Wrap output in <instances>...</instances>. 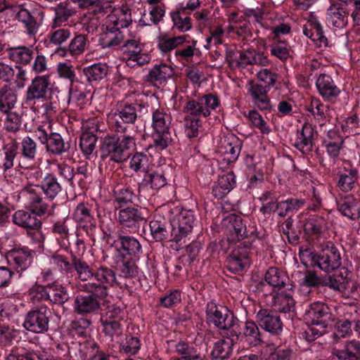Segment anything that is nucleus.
Segmentation results:
<instances>
[{
	"instance_id": "47",
	"label": "nucleus",
	"mask_w": 360,
	"mask_h": 360,
	"mask_svg": "<svg viewBox=\"0 0 360 360\" xmlns=\"http://www.w3.org/2000/svg\"><path fill=\"white\" fill-rule=\"evenodd\" d=\"M20 153L27 160H34L37 153V144L30 136L24 137L20 143Z\"/></svg>"
},
{
	"instance_id": "53",
	"label": "nucleus",
	"mask_w": 360,
	"mask_h": 360,
	"mask_svg": "<svg viewBox=\"0 0 360 360\" xmlns=\"http://www.w3.org/2000/svg\"><path fill=\"white\" fill-rule=\"evenodd\" d=\"M150 160L143 153H136L130 160L129 167L134 172H142L146 174L149 171Z\"/></svg>"
},
{
	"instance_id": "42",
	"label": "nucleus",
	"mask_w": 360,
	"mask_h": 360,
	"mask_svg": "<svg viewBox=\"0 0 360 360\" xmlns=\"http://www.w3.org/2000/svg\"><path fill=\"white\" fill-rule=\"evenodd\" d=\"M97 142L96 136L89 131H84L80 137L79 146L84 155L89 158L94 154Z\"/></svg>"
},
{
	"instance_id": "55",
	"label": "nucleus",
	"mask_w": 360,
	"mask_h": 360,
	"mask_svg": "<svg viewBox=\"0 0 360 360\" xmlns=\"http://www.w3.org/2000/svg\"><path fill=\"white\" fill-rule=\"evenodd\" d=\"M308 110L318 120H323L328 115V107L321 102L319 98H312L308 107Z\"/></svg>"
},
{
	"instance_id": "57",
	"label": "nucleus",
	"mask_w": 360,
	"mask_h": 360,
	"mask_svg": "<svg viewBox=\"0 0 360 360\" xmlns=\"http://www.w3.org/2000/svg\"><path fill=\"white\" fill-rule=\"evenodd\" d=\"M183 112L185 115L193 117H206L201 103L198 98L190 100L186 103L183 108Z\"/></svg>"
},
{
	"instance_id": "3",
	"label": "nucleus",
	"mask_w": 360,
	"mask_h": 360,
	"mask_svg": "<svg viewBox=\"0 0 360 360\" xmlns=\"http://www.w3.org/2000/svg\"><path fill=\"white\" fill-rule=\"evenodd\" d=\"M117 284L115 272L105 266H100L94 270L93 281L84 284L86 291L94 294L98 298L108 295V289Z\"/></svg>"
},
{
	"instance_id": "64",
	"label": "nucleus",
	"mask_w": 360,
	"mask_h": 360,
	"mask_svg": "<svg viewBox=\"0 0 360 360\" xmlns=\"http://www.w3.org/2000/svg\"><path fill=\"white\" fill-rule=\"evenodd\" d=\"M202 122L199 117H193L185 115L184 126L186 136L189 138L196 137L198 135L199 129Z\"/></svg>"
},
{
	"instance_id": "6",
	"label": "nucleus",
	"mask_w": 360,
	"mask_h": 360,
	"mask_svg": "<svg viewBox=\"0 0 360 360\" xmlns=\"http://www.w3.org/2000/svg\"><path fill=\"white\" fill-rule=\"evenodd\" d=\"M240 140L233 134H227L221 136L218 141L217 153L227 162H235L240 153Z\"/></svg>"
},
{
	"instance_id": "40",
	"label": "nucleus",
	"mask_w": 360,
	"mask_h": 360,
	"mask_svg": "<svg viewBox=\"0 0 360 360\" xmlns=\"http://www.w3.org/2000/svg\"><path fill=\"white\" fill-rule=\"evenodd\" d=\"M41 190L49 199H53L60 191L61 186L57 179L52 174H47L41 181Z\"/></svg>"
},
{
	"instance_id": "17",
	"label": "nucleus",
	"mask_w": 360,
	"mask_h": 360,
	"mask_svg": "<svg viewBox=\"0 0 360 360\" xmlns=\"http://www.w3.org/2000/svg\"><path fill=\"white\" fill-rule=\"evenodd\" d=\"M257 321L262 328L272 334L277 335L282 331L279 316L269 309H261L257 314Z\"/></svg>"
},
{
	"instance_id": "12",
	"label": "nucleus",
	"mask_w": 360,
	"mask_h": 360,
	"mask_svg": "<svg viewBox=\"0 0 360 360\" xmlns=\"http://www.w3.org/2000/svg\"><path fill=\"white\" fill-rule=\"evenodd\" d=\"M33 252L27 248H14L6 254V259L18 273L26 270L32 264Z\"/></svg>"
},
{
	"instance_id": "15",
	"label": "nucleus",
	"mask_w": 360,
	"mask_h": 360,
	"mask_svg": "<svg viewBox=\"0 0 360 360\" xmlns=\"http://www.w3.org/2000/svg\"><path fill=\"white\" fill-rule=\"evenodd\" d=\"M39 187H29L22 192L30 207L38 216L50 214L49 205L43 201Z\"/></svg>"
},
{
	"instance_id": "8",
	"label": "nucleus",
	"mask_w": 360,
	"mask_h": 360,
	"mask_svg": "<svg viewBox=\"0 0 360 360\" xmlns=\"http://www.w3.org/2000/svg\"><path fill=\"white\" fill-rule=\"evenodd\" d=\"M27 72L22 66L13 67L5 63H0V82L13 84L18 89L25 87L27 81Z\"/></svg>"
},
{
	"instance_id": "5",
	"label": "nucleus",
	"mask_w": 360,
	"mask_h": 360,
	"mask_svg": "<svg viewBox=\"0 0 360 360\" xmlns=\"http://www.w3.org/2000/svg\"><path fill=\"white\" fill-rule=\"evenodd\" d=\"M207 319L219 329L227 330L229 332L234 327L235 321L227 308L218 306L214 302H210L207 304Z\"/></svg>"
},
{
	"instance_id": "60",
	"label": "nucleus",
	"mask_w": 360,
	"mask_h": 360,
	"mask_svg": "<svg viewBox=\"0 0 360 360\" xmlns=\"http://www.w3.org/2000/svg\"><path fill=\"white\" fill-rule=\"evenodd\" d=\"M276 309L282 312L290 311L295 306V301L292 295L288 294H279L275 297Z\"/></svg>"
},
{
	"instance_id": "4",
	"label": "nucleus",
	"mask_w": 360,
	"mask_h": 360,
	"mask_svg": "<svg viewBox=\"0 0 360 360\" xmlns=\"http://www.w3.org/2000/svg\"><path fill=\"white\" fill-rule=\"evenodd\" d=\"M195 221L192 211L182 210L171 219V237L176 243H185V238L192 231Z\"/></svg>"
},
{
	"instance_id": "30",
	"label": "nucleus",
	"mask_w": 360,
	"mask_h": 360,
	"mask_svg": "<svg viewBox=\"0 0 360 360\" xmlns=\"http://www.w3.org/2000/svg\"><path fill=\"white\" fill-rule=\"evenodd\" d=\"M347 13L340 5L332 4L328 9L327 21L329 25L336 28H342L347 24Z\"/></svg>"
},
{
	"instance_id": "49",
	"label": "nucleus",
	"mask_w": 360,
	"mask_h": 360,
	"mask_svg": "<svg viewBox=\"0 0 360 360\" xmlns=\"http://www.w3.org/2000/svg\"><path fill=\"white\" fill-rule=\"evenodd\" d=\"M186 41V36L173 38H162L158 41V48L162 53H169L181 46Z\"/></svg>"
},
{
	"instance_id": "38",
	"label": "nucleus",
	"mask_w": 360,
	"mask_h": 360,
	"mask_svg": "<svg viewBox=\"0 0 360 360\" xmlns=\"http://www.w3.org/2000/svg\"><path fill=\"white\" fill-rule=\"evenodd\" d=\"M108 71V68L104 63H94L84 68L83 72L89 82H98L104 79Z\"/></svg>"
},
{
	"instance_id": "62",
	"label": "nucleus",
	"mask_w": 360,
	"mask_h": 360,
	"mask_svg": "<svg viewBox=\"0 0 360 360\" xmlns=\"http://www.w3.org/2000/svg\"><path fill=\"white\" fill-rule=\"evenodd\" d=\"M71 37V32L68 28H59L50 32L49 41L51 44L59 46Z\"/></svg>"
},
{
	"instance_id": "24",
	"label": "nucleus",
	"mask_w": 360,
	"mask_h": 360,
	"mask_svg": "<svg viewBox=\"0 0 360 360\" xmlns=\"http://www.w3.org/2000/svg\"><path fill=\"white\" fill-rule=\"evenodd\" d=\"M123 46L128 55V61L136 62L138 65H143L150 60V56L141 52L139 41L136 39H124Z\"/></svg>"
},
{
	"instance_id": "45",
	"label": "nucleus",
	"mask_w": 360,
	"mask_h": 360,
	"mask_svg": "<svg viewBox=\"0 0 360 360\" xmlns=\"http://www.w3.org/2000/svg\"><path fill=\"white\" fill-rule=\"evenodd\" d=\"M302 200L289 198L276 203V212L280 217H285L289 212L299 210L304 205Z\"/></svg>"
},
{
	"instance_id": "29",
	"label": "nucleus",
	"mask_w": 360,
	"mask_h": 360,
	"mask_svg": "<svg viewBox=\"0 0 360 360\" xmlns=\"http://www.w3.org/2000/svg\"><path fill=\"white\" fill-rule=\"evenodd\" d=\"M172 117L163 108H158L152 114V127L155 133L169 131Z\"/></svg>"
},
{
	"instance_id": "1",
	"label": "nucleus",
	"mask_w": 360,
	"mask_h": 360,
	"mask_svg": "<svg viewBox=\"0 0 360 360\" xmlns=\"http://www.w3.org/2000/svg\"><path fill=\"white\" fill-rule=\"evenodd\" d=\"M299 256L305 266H316L326 273L338 269L341 265L340 253L331 243H328L319 253L302 247Z\"/></svg>"
},
{
	"instance_id": "18",
	"label": "nucleus",
	"mask_w": 360,
	"mask_h": 360,
	"mask_svg": "<svg viewBox=\"0 0 360 360\" xmlns=\"http://www.w3.org/2000/svg\"><path fill=\"white\" fill-rule=\"evenodd\" d=\"M316 86L322 98L328 101L336 98L341 92L332 77L326 74L319 75L316 82Z\"/></svg>"
},
{
	"instance_id": "61",
	"label": "nucleus",
	"mask_w": 360,
	"mask_h": 360,
	"mask_svg": "<svg viewBox=\"0 0 360 360\" xmlns=\"http://www.w3.org/2000/svg\"><path fill=\"white\" fill-rule=\"evenodd\" d=\"M100 321L102 332L111 340H112L114 337H118L122 334V330L120 322H110L107 321V319Z\"/></svg>"
},
{
	"instance_id": "59",
	"label": "nucleus",
	"mask_w": 360,
	"mask_h": 360,
	"mask_svg": "<svg viewBox=\"0 0 360 360\" xmlns=\"http://www.w3.org/2000/svg\"><path fill=\"white\" fill-rule=\"evenodd\" d=\"M206 117L210 115L219 105V98L214 94H209L198 98Z\"/></svg>"
},
{
	"instance_id": "27",
	"label": "nucleus",
	"mask_w": 360,
	"mask_h": 360,
	"mask_svg": "<svg viewBox=\"0 0 360 360\" xmlns=\"http://www.w3.org/2000/svg\"><path fill=\"white\" fill-rule=\"evenodd\" d=\"M109 119L115 120L119 122L118 119L124 123H134L137 117L136 105L128 103H120L117 105L116 110L109 115Z\"/></svg>"
},
{
	"instance_id": "11",
	"label": "nucleus",
	"mask_w": 360,
	"mask_h": 360,
	"mask_svg": "<svg viewBox=\"0 0 360 360\" xmlns=\"http://www.w3.org/2000/svg\"><path fill=\"white\" fill-rule=\"evenodd\" d=\"M304 319L308 325H316L321 328L327 326L330 319L328 308L322 302H314L306 309Z\"/></svg>"
},
{
	"instance_id": "2",
	"label": "nucleus",
	"mask_w": 360,
	"mask_h": 360,
	"mask_svg": "<svg viewBox=\"0 0 360 360\" xmlns=\"http://www.w3.org/2000/svg\"><path fill=\"white\" fill-rule=\"evenodd\" d=\"M135 146V139L129 134L121 137L117 135H108L103 138L101 148L102 159L109 158L110 160L120 162L125 159L124 152Z\"/></svg>"
},
{
	"instance_id": "37",
	"label": "nucleus",
	"mask_w": 360,
	"mask_h": 360,
	"mask_svg": "<svg viewBox=\"0 0 360 360\" xmlns=\"http://www.w3.org/2000/svg\"><path fill=\"white\" fill-rule=\"evenodd\" d=\"M358 180V171L355 168L340 173L338 182V188L343 192L352 191Z\"/></svg>"
},
{
	"instance_id": "34",
	"label": "nucleus",
	"mask_w": 360,
	"mask_h": 360,
	"mask_svg": "<svg viewBox=\"0 0 360 360\" xmlns=\"http://www.w3.org/2000/svg\"><path fill=\"white\" fill-rule=\"evenodd\" d=\"M46 151L55 155H60L69 148L64 139L58 133H51L46 143Z\"/></svg>"
},
{
	"instance_id": "20",
	"label": "nucleus",
	"mask_w": 360,
	"mask_h": 360,
	"mask_svg": "<svg viewBox=\"0 0 360 360\" xmlns=\"http://www.w3.org/2000/svg\"><path fill=\"white\" fill-rule=\"evenodd\" d=\"M174 74V68L165 63L154 65L148 72V80L158 87L164 86Z\"/></svg>"
},
{
	"instance_id": "25",
	"label": "nucleus",
	"mask_w": 360,
	"mask_h": 360,
	"mask_svg": "<svg viewBox=\"0 0 360 360\" xmlns=\"http://www.w3.org/2000/svg\"><path fill=\"white\" fill-rule=\"evenodd\" d=\"M303 33L314 41L319 47L328 46L327 38L324 36L321 24L315 18H311L304 26Z\"/></svg>"
},
{
	"instance_id": "10",
	"label": "nucleus",
	"mask_w": 360,
	"mask_h": 360,
	"mask_svg": "<svg viewBox=\"0 0 360 360\" xmlns=\"http://www.w3.org/2000/svg\"><path fill=\"white\" fill-rule=\"evenodd\" d=\"M246 88L252 102L257 108L263 111L272 110L273 105L268 95L269 89L267 87L254 82H249Z\"/></svg>"
},
{
	"instance_id": "56",
	"label": "nucleus",
	"mask_w": 360,
	"mask_h": 360,
	"mask_svg": "<svg viewBox=\"0 0 360 360\" xmlns=\"http://www.w3.org/2000/svg\"><path fill=\"white\" fill-rule=\"evenodd\" d=\"M86 46V38L82 34L75 36L68 45V52L74 57L82 55Z\"/></svg>"
},
{
	"instance_id": "63",
	"label": "nucleus",
	"mask_w": 360,
	"mask_h": 360,
	"mask_svg": "<svg viewBox=\"0 0 360 360\" xmlns=\"http://www.w3.org/2000/svg\"><path fill=\"white\" fill-rule=\"evenodd\" d=\"M165 15V11L160 6H154L149 11L148 14H144L141 18L140 22L143 25H150L157 24L161 20Z\"/></svg>"
},
{
	"instance_id": "51",
	"label": "nucleus",
	"mask_w": 360,
	"mask_h": 360,
	"mask_svg": "<svg viewBox=\"0 0 360 360\" xmlns=\"http://www.w3.org/2000/svg\"><path fill=\"white\" fill-rule=\"evenodd\" d=\"M271 54L284 61L291 56L290 46L284 41H276L270 46Z\"/></svg>"
},
{
	"instance_id": "35",
	"label": "nucleus",
	"mask_w": 360,
	"mask_h": 360,
	"mask_svg": "<svg viewBox=\"0 0 360 360\" xmlns=\"http://www.w3.org/2000/svg\"><path fill=\"white\" fill-rule=\"evenodd\" d=\"M249 264V257L244 249H242L241 252L235 250L227 260V265L233 271H242Z\"/></svg>"
},
{
	"instance_id": "19",
	"label": "nucleus",
	"mask_w": 360,
	"mask_h": 360,
	"mask_svg": "<svg viewBox=\"0 0 360 360\" xmlns=\"http://www.w3.org/2000/svg\"><path fill=\"white\" fill-rule=\"evenodd\" d=\"M94 294L78 295L74 300L73 309L78 314L86 315L96 313L100 308V302Z\"/></svg>"
},
{
	"instance_id": "13",
	"label": "nucleus",
	"mask_w": 360,
	"mask_h": 360,
	"mask_svg": "<svg viewBox=\"0 0 360 360\" xmlns=\"http://www.w3.org/2000/svg\"><path fill=\"white\" fill-rule=\"evenodd\" d=\"M316 131L310 124L304 123L296 133L293 146L303 154H308L313 150Z\"/></svg>"
},
{
	"instance_id": "31",
	"label": "nucleus",
	"mask_w": 360,
	"mask_h": 360,
	"mask_svg": "<svg viewBox=\"0 0 360 360\" xmlns=\"http://www.w3.org/2000/svg\"><path fill=\"white\" fill-rule=\"evenodd\" d=\"M8 58L16 64L26 65L33 58V51L27 46H16L8 49Z\"/></svg>"
},
{
	"instance_id": "48",
	"label": "nucleus",
	"mask_w": 360,
	"mask_h": 360,
	"mask_svg": "<svg viewBox=\"0 0 360 360\" xmlns=\"http://www.w3.org/2000/svg\"><path fill=\"white\" fill-rule=\"evenodd\" d=\"M72 218L78 223L84 225L91 224L93 215L88 204L79 203L74 210Z\"/></svg>"
},
{
	"instance_id": "52",
	"label": "nucleus",
	"mask_w": 360,
	"mask_h": 360,
	"mask_svg": "<svg viewBox=\"0 0 360 360\" xmlns=\"http://www.w3.org/2000/svg\"><path fill=\"white\" fill-rule=\"evenodd\" d=\"M150 234L155 241H162L167 238L168 233L164 221L154 219L150 221Z\"/></svg>"
},
{
	"instance_id": "33",
	"label": "nucleus",
	"mask_w": 360,
	"mask_h": 360,
	"mask_svg": "<svg viewBox=\"0 0 360 360\" xmlns=\"http://www.w3.org/2000/svg\"><path fill=\"white\" fill-rule=\"evenodd\" d=\"M75 13V10L69 4L60 3L55 8V16L52 22V27L56 28L64 25L68 19Z\"/></svg>"
},
{
	"instance_id": "54",
	"label": "nucleus",
	"mask_w": 360,
	"mask_h": 360,
	"mask_svg": "<svg viewBox=\"0 0 360 360\" xmlns=\"http://www.w3.org/2000/svg\"><path fill=\"white\" fill-rule=\"evenodd\" d=\"M74 268L77 274V277L83 281H93L94 276V270L84 261L75 260L74 262Z\"/></svg>"
},
{
	"instance_id": "28",
	"label": "nucleus",
	"mask_w": 360,
	"mask_h": 360,
	"mask_svg": "<svg viewBox=\"0 0 360 360\" xmlns=\"http://www.w3.org/2000/svg\"><path fill=\"white\" fill-rule=\"evenodd\" d=\"M167 184V179L162 172L148 171L144 174L142 181L139 184V188L141 190L145 187H150L153 190H159Z\"/></svg>"
},
{
	"instance_id": "14",
	"label": "nucleus",
	"mask_w": 360,
	"mask_h": 360,
	"mask_svg": "<svg viewBox=\"0 0 360 360\" xmlns=\"http://www.w3.org/2000/svg\"><path fill=\"white\" fill-rule=\"evenodd\" d=\"M344 138L336 129H330L323 136L322 145L327 155L333 160L337 159L344 148Z\"/></svg>"
},
{
	"instance_id": "39",
	"label": "nucleus",
	"mask_w": 360,
	"mask_h": 360,
	"mask_svg": "<svg viewBox=\"0 0 360 360\" xmlns=\"http://www.w3.org/2000/svg\"><path fill=\"white\" fill-rule=\"evenodd\" d=\"M49 300L54 304H63L69 299L65 288L56 283H48Z\"/></svg>"
},
{
	"instance_id": "26",
	"label": "nucleus",
	"mask_w": 360,
	"mask_h": 360,
	"mask_svg": "<svg viewBox=\"0 0 360 360\" xmlns=\"http://www.w3.org/2000/svg\"><path fill=\"white\" fill-rule=\"evenodd\" d=\"M18 145L15 141H12L3 146L4 158L2 160V167L4 175L8 181L13 182L11 179V169L14 166V160L18 154Z\"/></svg>"
},
{
	"instance_id": "36",
	"label": "nucleus",
	"mask_w": 360,
	"mask_h": 360,
	"mask_svg": "<svg viewBox=\"0 0 360 360\" xmlns=\"http://www.w3.org/2000/svg\"><path fill=\"white\" fill-rule=\"evenodd\" d=\"M338 210L350 219H358L360 217V202L353 198H347L338 205Z\"/></svg>"
},
{
	"instance_id": "41",
	"label": "nucleus",
	"mask_w": 360,
	"mask_h": 360,
	"mask_svg": "<svg viewBox=\"0 0 360 360\" xmlns=\"http://www.w3.org/2000/svg\"><path fill=\"white\" fill-rule=\"evenodd\" d=\"M124 36L122 32L106 30L101 38L100 43L103 48H112L120 46L124 42Z\"/></svg>"
},
{
	"instance_id": "50",
	"label": "nucleus",
	"mask_w": 360,
	"mask_h": 360,
	"mask_svg": "<svg viewBox=\"0 0 360 360\" xmlns=\"http://www.w3.org/2000/svg\"><path fill=\"white\" fill-rule=\"evenodd\" d=\"M17 96L11 91L5 92L0 96V112L3 114L16 111Z\"/></svg>"
},
{
	"instance_id": "23",
	"label": "nucleus",
	"mask_w": 360,
	"mask_h": 360,
	"mask_svg": "<svg viewBox=\"0 0 360 360\" xmlns=\"http://www.w3.org/2000/svg\"><path fill=\"white\" fill-rule=\"evenodd\" d=\"M130 15L128 12L121 8H115L105 20L106 30L119 31L120 29L128 26Z\"/></svg>"
},
{
	"instance_id": "9",
	"label": "nucleus",
	"mask_w": 360,
	"mask_h": 360,
	"mask_svg": "<svg viewBox=\"0 0 360 360\" xmlns=\"http://www.w3.org/2000/svg\"><path fill=\"white\" fill-rule=\"evenodd\" d=\"M23 327L31 332L41 333L49 328V318L46 309L41 307L39 309L32 310L25 316Z\"/></svg>"
},
{
	"instance_id": "46",
	"label": "nucleus",
	"mask_w": 360,
	"mask_h": 360,
	"mask_svg": "<svg viewBox=\"0 0 360 360\" xmlns=\"http://www.w3.org/2000/svg\"><path fill=\"white\" fill-rule=\"evenodd\" d=\"M245 341L252 346H257L262 342V338L257 326L252 321L245 323L243 330Z\"/></svg>"
},
{
	"instance_id": "44",
	"label": "nucleus",
	"mask_w": 360,
	"mask_h": 360,
	"mask_svg": "<svg viewBox=\"0 0 360 360\" xmlns=\"http://www.w3.org/2000/svg\"><path fill=\"white\" fill-rule=\"evenodd\" d=\"M118 239L120 240L121 248L128 255L136 256L141 253V245L139 241L134 237L119 235Z\"/></svg>"
},
{
	"instance_id": "7",
	"label": "nucleus",
	"mask_w": 360,
	"mask_h": 360,
	"mask_svg": "<svg viewBox=\"0 0 360 360\" xmlns=\"http://www.w3.org/2000/svg\"><path fill=\"white\" fill-rule=\"evenodd\" d=\"M49 85V75H39L33 78L26 90V103L35 104L37 101L46 98Z\"/></svg>"
},
{
	"instance_id": "43",
	"label": "nucleus",
	"mask_w": 360,
	"mask_h": 360,
	"mask_svg": "<svg viewBox=\"0 0 360 360\" xmlns=\"http://www.w3.org/2000/svg\"><path fill=\"white\" fill-rule=\"evenodd\" d=\"M265 281L274 288H281L288 280L286 274L276 267H270L265 274Z\"/></svg>"
},
{
	"instance_id": "58",
	"label": "nucleus",
	"mask_w": 360,
	"mask_h": 360,
	"mask_svg": "<svg viewBox=\"0 0 360 360\" xmlns=\"http://www.w3.org/2000/svg\"><path fill=\"white\" fill-rule=\"evenodd\" d=\"M4 115H6L4 120V129L11 132L18 131L22 124V119L18 112L16 110Z\"/></svg>"
},
{
	"instance_id": "32",
	"label": "nucleus",
	"mask_w": 360,
	"mask_h": 360,
	"mask_svg": "<svg viewBox=\"0 0 360 360\" xmlns=\"http://www.w3.org/2000/svg\"><path fill=\"white\" fill-rule=\"evenodd\" d=\"M143 218L141 212L134 207H128L118 212L117 219L124 226H135Z\"/></svg>"
},
{
	"instance_id": "22",
	"label": "nucleus",
	"mask_w": 360,
	"mask_h": 360,
	"mask_svg": "<svg viewBox=\"0 0 360 360\" xmlns=\"http://www.w3.org/2000/svg\"><path fill=\"white\" fill-rule=\"evenodd\" d=\"M37 215V214L32 210H19L13 214L12 221L15 224L22 228L38 229L41 223Z\"/></svg>"
},
{
	"instance_id": "21",
	"label": "nucleus",
	"mask_w": 360,
	"mask_h": 360,
	"mask_svg": "<svg viewBox=\"0 0 360 360\" xmlns=\"http://www.w3.org/2000/svg\"><path fill=\"white\" fill-rule=\"evenodd\" d=\"M223 224L229 234V240H241L247 234L246 226L239 216H228L224 219Z\"/></svg>"
},
{
	"instance_id": "16",
	"label": "nucleus",
	"mask_w": 360,
	"mask_h": 360,
	"mask_svg": "<svg viewBox=\"0 0 360 360\" xmlns=\"http://www.w3.org/2000/svg\"><path fill=\"white\" fill-rule=\"evenodd\" d=\"M227 336L215 342L212 356L214 359H224L231 355L232 347L238 339V336L234 329L227 333Z\"/></svg>"
}]
</instances>
